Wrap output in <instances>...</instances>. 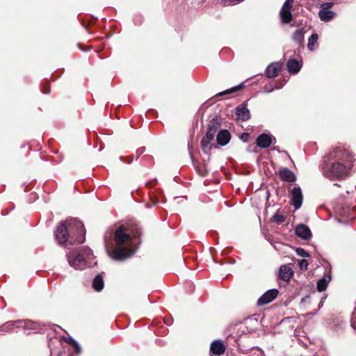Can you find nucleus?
<instances>
[{
	"mask_svg": "<svg viewBox=\"0 0 356 356\" xmlns=\"http://www.w3.org/2000/svg\"><path fill=\"white\" fill-rule=\"evenodd\" d=\"M140 235V229L137 225H120L114 231L113 250H109L111 258L122 261L131 257L135 251L136 238Z\"/></svg>",
	"mask_w": 356,
	"mask_h": 356,
	"instance_id": "nucleus-1",
	"label": "nucleus"
},
{
	"mask_svg": "<svg viewBox=\"0 0 356 356\" xmlns=\"http://www.w3.org/2000/svg\"><path fill=\"white\" fill-rule=\"evenodd\" d=\"M327 163L323 168V175L330 179H341L348 175L353 158L343 147L334 148L327 156Z\"/></svg>",
	"mask_w": 356,
	"mask_h": 356,
	"instance_id": "nucleus-2",
	"label": "nucleus"
},
{
	"mask_svg": "<svg viewBox=\"0 0 356 356\" xmlns=\"http://www.w3.org/2000/svg\"><path fill=\"white\" fill-rule=\"evenodd\" d=\"M85 229L77 219L61 222L54 232V236L60 245L65 244L68 239L70 243H83L85 241Z\"/></svg>",
	"mask_w": 356,
	"mask_h": 356,
	"instance_id": "nucleus-3",
	"label": "nucleus"
},
{
	"mask_svg": "<svg viewBox=\"0 0 356 356\" xmlns=\"http://www.w3.org/2000/svg\"><path fill=\"white\" fill-rule=\"evenodd\" d=\"M68 264L76 270L90 266L89 261L93 258L91 249L84 247L81 252L72 251L66 254Z\"/></svg>",
	"mask_w": 356,
	"mask_h": 356,
	"instance_id": "nucleus-4",
	"label": "nucleus"
},
{
	"mask_svg": "<svg viewBox=\"0 0 356 356\" xmlns=\"http://www.w3.org/2000/svg\"><path fill=\"white\" fill-rule=\"evenodd\" d=\"M294 0H286L280 11V17L283 24H289L293 20L291 9Z\"/></svg>",
	"mask_w": 356,
	"mask_h": 356,
	"instance_id": "nucleus-5",
	"label": "nucleus"
},
{
	"mask_svg": "<svg viewBox=\"0 0 356 356\" xmlns=\"http://www.w3.org/2000/svg\"><path fill=\"white\" fill-rule=\"evenodd\" d=\"M333 6L332 2L323 3L321 5L318 16L321 21L328 22L334 17V12L330 10Z\"/></svg>",
	"mask_w": 356,
	"mask_h": 356,
	"instance_id": "nucleus-6",
	"label": "nucleus"
},
{
	"mask_svg": "<svg viewBox=\"0 0 356 356\" xmlns=\"http://www.w3.org/2000/svg\"><path fill=\"white\" fill-rule=\"evenodd\" d=\"M278 295L277 289H270L264 293L257 300V305L259 306L266 305L273 301Z\"/></svg>",
	"mask_w": 356,
	"mask_h": 356,
	"instance_id": "nucleus-7",
	"label": "nucleus"
},
{
	"mask_svg": "<svg viewBox=\"0 0 356 356\" xmlns=\"http://www.w3.org/2000/svg\"><path fill=\"white\" fill-rule=\"evenodd\" d=\"M23 323L20 325V327L23 328L26 334H30L32 332H37L41 330V325L35 321L30 320H22Z\"/></svg>",
	"mask_w": 356,
	"mask_h": 356,
	"instance_id": "nucleus-8",
	"label": "nucleus"
},
{
	"mask_svg": "<svg viewBox=\"0 0 356 356\" xmlns=\"http://www.w3.org/2000/svg\"><path fill=\"white\" fill-rule=\"evenodd\" d=\"M292 195V204L296 209L301 207L302 203V194L300 187L296 186L293 188L291 192Z\"/></svg>",
	"mask_w": 356,
	"mask_h": 356,
	"instance_id": "nucleus-9",
	"label": "nucleus"
},
{
	"mask_svg": "<svg viewBox=\"0 0 356 356\" xmlns=\"http://www.w3.org/2000/svg\"><path fill=\"white\" fill-rule=\"evenodd\" d=\"M295 232L296 234L298 237H300L301 238L305 240L309 239L312 236V232L309 228L303 224H300L297 225Z\"/></svg>",
	"mask_w": 356,
	"mask_h": 356,
	"instance_id": "nucleus-10",
	"label": "nucleus"
},
{
	"mask_svg": "<svg viewBox=\"0 0 356 356\" xmlns=\"http://www.w3.org/2000/svg\"><path fill=\"white\" fill-rule=\"evenodd\" d=\"M272 143L271 136L266 134H262L257 138V145L261 148L268 147Z\"/></svg>",
	"mask_w": 356,
	"mask_h": 356,
	"instance_id": "nucleus-11",
	"label": "nucleus"
},
{
	"mask_svg": "<svg viewBox=\"0 0 356 356\" xmlns=\"http://www.w3.org/2000/svg\"><path fill=\"white\" fill-rule=\"evenodd\" d=\"M280 277L284 281L288 282L293 275V271L289 265H282L280 268Z\"/></svg>",
	"mask_w": 356,
	"mask_h": 356,
	"instance_id": "nucleus-12",
	"label": "nucleus"
},
{
	"mask_svg": "<svg viewBox=\"0 0 356 356\" xmlns=\"http://www.w3.org/2000/svg\"><path fill=\"white\" fill-rule=\"evenodd\" d=\"M210 350L213 354L220 355L225 351V346L220 340L213 341L210 346Z\"/></svg>",
	"mask_w": 356,
	"mask_h": 356,
	"instance_id": "nucleus-13",
	"label": "nucleus"
},
{
	"mask_svg": "<svg viewBox=\"0 0 356 356\" xmlns=\"http://www.w3.org/2000/svg\"><path fill=\"white\" fill-rule=\"evenodd\" d=\"M281 69V65L279 63H273L270 64L266 70V74L268 78H274L278 75Z\"/></svg>",
	"mask_w": 356,
	"mask_h": 356,
	"instance_id": "nucleus-14",
	"label": "nucleus"
},
{
	"mask_svg": "<svg viewBox=\"0 0 356 356\" xmlns=\"http://www.w3.org/2000/svg\"><path fill=\"white\" fill-rule=\"evenodd\" d=\"M279 175L282 180L288 182H293L296 180L295 174L289 169L282 168L279 170Z\"/></svg>",
	"mask_w": 356,
	"mask_h": 356,
	"instance_id": "nucleus-15",
	"label": "nucleus"
},
{
	"mask_svg": "<svg viewBox=\"0 0 356 356\" xmlns=\"http://www.w3.org/2000/svg\"><path fill=\"white\" fill-rule=\"evenodd\" d=\"M230 138L231 135L229 132L225 129L219 131L216 136L218 143L222 146L227 145L230 140Z\"/></svg>",
	"mask_w": 356,
	"mask_h": 356,
	"instance_id": "nucleus-16",
	"label": "nucleus"
},
{
	"mask_svg": "<svg viewBox=\"0 0 356 356\" xmlns=\"http://www.w3.org/2000/svg\"><path fill=\"white\" fill-rule=\"evenodd\" d=\"M236 115L237 119L245 121L250 118V111L245 106H241L236 108Z\"/></svg>",
	"mask_w": 356,
	"mask_h": 356,
	"instance_id": "nucleus-17",
	"label": "nucleus"
},
{
	"mask_svg": "<svg viewBox=\"0 0 356 356\" xmlns=\"http://www.w3.org/2000/svg\"><path fill=\"white\" fill-rule=\"evenodd\" d=\"M286 66L289 72L292 74L298 72L301 68V64L295 59L289 60Z\"/></svg>",
	"mask_w": 356,
	"mask_h": 356,
	"instance_id": "nucleus-18",
	"label": "nucleus"
},
{
	"mask_svg": "<svg viewBox=\"0 0 356 356\" xmlns=\"http://www.w3.org/2000/svg\"><path fill=\"white\" fill-rule=\"evenodd\" d=\"M104 282L103 277L101 275H97L95 277L92 281V287L97 291H100L103 289Z\"/></svg>",
	"mask_w": 356,
	"mask_h": 356,
	"instance_id": "nucleus-19",
	"label": "nucleus"
},
{
	"mask_svg": "<svg viewBox=\"0 0 356 356\" xmlns=\"http://www.w3.org/2000/svg\"><path fill=\"white\" fill-rule=\"evenodd\" d=\"M22 323H23L22 320L8 321L3 325V330L11 331L15 327H20V325L22 324Z\"/></svg>",
	"mask_w": 356,
	"mask_h": 356,
	"instance_id": "nucleus-20",
	"label": "nucleus"
},
{
	"mask_svg": "<svg viewBox=\"0 0 356 356\" xmlns=\"http://www.w3.org/2000/svg\"><path fill=\"white\" fill-rule=\"evenodd\" d=\"M318 36L316 33H313L308 40V48L310 50H314L316 47Z\"/></svg>",
	"mask_w": 356,
	"mask_h": 356,
	"instance_id": "nucleus-21",
	"label": "nucleus"
},
{
	"mask_svg": "<svg viewBox=\"0 0 356 356\" xmlns=\"http://www.w3.org/2000/svg\"><path fill=\"white\" fill-rule=\"evenodd\" d=\"M293 39L297 43H300L304 40V32L302 29L296 30L293 35Z\"/></svg>",
	"mask_w": 356,
	"mask_h": 356,
	"instance_id": "nucleus-22",
	"label": "nucleus"
},
{
	"mask_svg": "<svg viewBox=\"0 0 356 356\" xmlns=\"http://www.w3.org/2000/svg\"><path fill=\"white\" fill-rule=\"evenodd\" d=\"M243 86V83L237 86H234V87H232L229 89H227L226 90H224L222 92H220L219 93L217 94V96H222V95H229V94H231V93H233V92H235L238 90H239Z\"/></svg>",
	"mask_w": 356,
	"mask_h": 356,
	"instance_id": "nucleus-23",
	"label": "nucleus"
},
{
	"mask_svg": "<svg viewBox=\"0 0 356 356\" xmlns=\"http://www.w3.org/2000/svg\"><path fill=\"white\" fill-rule=\"evenodd\" d=\"M217 132V127L215 125H209L208 131L206 134V138L211 139V140L213 139L216 134Z\"/></svg>",
	"mask_w": 356,
	"mask_h": 356,
	"instance_id": "nucleus-24",
	"label": "nucleus"
},
{
	"mask_svg": "<svg viewBox=\"0 0 356 356\" xmlns=\"http://www.w3.org/2000/svg\"><path fill=\"white\" fill-rule=\"evenodd\" d=\"M66 341L69 343H70L75 352L77 353V354H79L81 353V347L79 346V344L75 341L74 340L72 337H69L66 339Z\"/></svg>",
	"mask_w": 356,
	"mask_h": 356,
	"instance_id": "nucleus-25",
	"label": "nucleus"
},
{
	"mask_svg": "<svg viewBox=\"0 0 356 356\" xmlns=\"http://www.w3.org/2000/svg\"><path fill=\"white\" fill-rule=\"evenodd\" d=\"M327 282L325 278L321 279L317 282V289L318 291L321 292L327 288Z\"/></svg>",
	"mask_w": 356,
	"mask_h": 356,
	"instance_id": "nucleus-26",
	"label": "nucleus"
},
{
	"mask_svg": "<svg viewBox=\"0 0 356 356\" xmlns=\"http://www.w3.org/2000/svg\"><path fill=\"white\" fill-rule=\"evenodd\" d=\"M211 141V139H209L206 137H204L202 139V140H201L202 148L203 151H204L205 152H207V150L210 149L209 143Z\"/></svg>",
	"mask_w": 356,
	"mask_h": 356,
	"instance_id": "nucleus-27",
	"label": "nucleus"
},
{
	"mask_svg": "<svg viewBox=\"0 0 356 356\" xmlns=\"http://www.w3.org/2000/svg\"><path fill=\"white\" fill-rule=\"evenodd\" d=\"M273 219L275 222L280 223L284 221L285 218L282 213H276L274 214Z\"/></svg>",
	"mask_w": 356,
	"mask_h": 356,
	"instance_id": "nucleus-28",
	"label": "nucleus"
},
{
	"mask_svg": "<svg viewBox=\"0 0 356 356\" xmlns=\"http://www.w3.org/2000/svg\"><path fill=\"white\" fill-rule=\"evenodd\" d=\"M298 265L302 270H305L308 266V262L306 259H301L298 261Z\"/></svg>",
	"mask_w": 356,
	"mask_h": 356,
	"instance_id": "nucleus-29",
	"label": "nucleus"
},
{
	"mask_svg": "<svg viewBox=\"0 0 356 356\" xmlns=\"http://www.w3.org/2000/svg\"><path fill=\"white\" fill-rule=\"evenodd\" d=\"M296 253L298 255L303 257H309V254L302 248H298L296 249Z\"/></svg>",
	"mask_w": 356,
	"mask_h": 356,
	"instance_id": "nucleus-30",
	"label": "nucleus"
},
{
	"mask_svg": "<svg viewBox=\"0 0 356 356\" xmlns=\"http://www.w3.org/2000/svg\"><path fill=\"white\" fill-rule=\"evenodd\" d=\"M264 90L266 92H270L273 90V88H272L271 86H266L264 88Z\"/></svg>",
	"mask_w": 356,
	"mask_h": 356,
	"instance_id": "nucleus-31",
	"label": "nucleus"
},
{
	"mask_svg": "<svg viewBox=\"0 0 356 356\" xmlns=\"http://www.w3.org/2000/svg\"><path fill=\"white\" fill-rule=\"evenodd\" d=\"M107 235L105 236V243H106V246L108 248V241H107Z\"/></svg>",
	"mask_w": 356,
	"mask_h": 356,
	"instance_id": "nucleus-32",
	"label": "nucleus"
},
{
	"mask_svg": "<svg viewBox=\"0 0 356 356\" xmlns=\"http://www.w3.org/2000/svg\"><path fill=\"white\" fill-rule=\"evenodd\" d=\"M42 92H43L44 93L48 94V93H49V88H47V89H45V90H44Z\"/></svg>",
	"mask_w": 356,
	"mask_h": 356,
	"instance_id": "nucleus-33",
	"label": "nucleus"
}]
</instances>
